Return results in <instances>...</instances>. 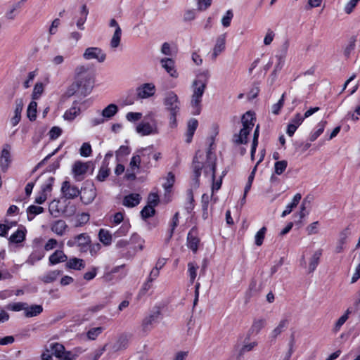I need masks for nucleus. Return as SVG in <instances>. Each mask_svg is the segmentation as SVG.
<instances>
[{
	"label": "nucleus",
	"instance_id": "nucleus-4",
	"mask_svg": "<svg viewBox=\"0 0 360 360\" xmlns=\"http://www.w3.org/2000/svg\"><path fill=\"white\" fill-rule=\"evenodd\" d=\"M255 120L254 115L250 111L243 115L241 118L243 128L238 134L233 136L234 143L236 144H246L248 143V136L255 125Z\"/></svg>",
	"mask_w": 360,
	"mask_h": 360
},
{
	"label": "nucleus",
	"instance_id": "nucleus-17",
	"mask_svg": "<svg viewBox=\"0 0 360 360\" xmlns=\"http://www.w3.org/2000/svg\"><path fill=\"white\" fill-rule=\"evenodd\" d=\"M226 47V35L221 34L217 39L216 44L212 53V59L215 60L217 57L221 53Z\"/></svg>",
	"mask_w": 360,
	"mask_h": 360
},
{
	"label": "nucleus",
	"instance_id": "nucleus-27",
	"mask_svg": "<svg viewBox=\"0 0 360 360\" xmlns=\"http://www.w3.org/2000/svg\"><path fill=\"white\" fill-rule=\"evenodd\" d=\"M43 311V307L40 304H32L28 306L26 303L25 316L30 318L37 316Z\"/></svg>",
	"mask_w": 360,
	"mask_h": 360
},
{
	"label": "nucleus",
	"instance_id": "nucleus-61",
	"mask_svg": "<svg viewBox=\"0 0 360 360\" xmlns=\"http://www.w3.org/2000/svg\"><path fill=\"white\" fill-rule=\"evenodd\" d=\"M257 283L255 278H252L250 283L248 290L247 291V296L250 297L257 291Z\"/></svg>",
	"mask_w": 360,
	"mask_h": 360
},
{
	"label": "nucleus",
	"instance_id": "nucleus-18",
	"mask_svg": "<svg viewBox=\"0 0 360 360\" xmlns=\"http://www.w3.org/2000/svg\"><path fill=\"white\" fill-rule=\"evenodd\" d=\"M141 200L139 193H130L124 197L122 205L127 207H134L138 205Z\"/></svg>",
	"mask_w": 360,
	"mask_h": 360
},
{
	"label": "nucleus",
	"instance_id": "nucleus-45",
	"mask_svg": "<svg viewBox=\"0 0 360 360\" xmlns=\"http://www.w3.org/2000/svg\"><path fill=\"white\" fill-rule=\"evenodd\" d=\"M37 103L34 101H31L28 105L27 115L31 121L35 120L37 117Z\"/></svg>",
	"mask_w": 360,
	"mask_h": 360
},
{
	"label": "nucleus",
	"instance_id": "nucleus-57",
	"mask_svg": "<svg viewBox=\"0 0 360 360\" xmlns=\"http://www.w3.org/2000/svg\"><path fill=\"white\" fill-rule=\"evenodd\" d=\"M91 152V146L89 143H84L79 149V153L82 157L90 156Z\"/></svg>",
	"mask_w": 360,
	"mask_h": 360
},
{
	"label": "nucleus",
	"instance_id": "nucleus-50",
	"mask_svg": "<svg viewBox=\"0 0 360 360\" xmlns=\"http://www.w3.org/2000/svg\"><path fill=\"white\" fill-rule=\"evenodd\" d=\"M285 93L281 95L278 101L271 106V112L274 115H278L285 102Z\"/></svg>",
	"mask_w": 360,
	"mask_h": 360
},
{
	"label": "nucleus",
	"instance_id": "nucleus-8",
	"mask_svg": "<svg viewBox=\"0 0 360 360\" xmlns=\"http://www.w3.org/2000/svg\"><path fill=\"white\" fill-rule=\"evenodd\" d=\"M83 57L86 60L96 59L98 62L102 63L105 59V53L98 47H89L87 48L84 54Z\"/></svg>",
	"mask_w": 360,
	"mask_h": 360
},
{
	"label": "nucleus",
	"instance_id": "nucleus-44",
	"mask_svg": "<svg viewBox=\"0 0 360 360\" xmlns=\"http://www.w3.org/2000/svg\"><path fill=\"white\" fill-rule=\"evenodd\" d=\"M131 225L129 221H124L122 226L114 233L115 238H120L125 236L129 231Z\"/></svg>",
	"mask_w": 360,
	"mask_h": 360
},
{
	"label": "nucleus",
	"instance_id": "nucleus-58",
	"mask_svg": "<svg viewBox=\"0 0 360 360\" xmlns=\"http://www.w3.org/2000/svg\"><path fill=\"white\" fill-rule=\"evenodd\" d=\"M209 202H210V196L207 194L204 193L201 198V204H202V209L203 211L204 218L206 217L205 215L207 214Z\"/></svg>",
	"mask_w": 360,
	"mask_h": 360
},
{
	"label": "nucleus",
	"instance_id": "nucleus-41",
	"mask_svg": "<svg viewBox=\"0 0 360 360\" xmlns=\"http://www.w3.org/2000/svg\"><path fill=\"white\" fill-rule=\"evenodd\" d=\"M356 41V37L352 36L349 38V39L348 41V44H347V46H345V50H344V55L346 57H347V58L349 57L350 55L354 51L355 46H356V44H355Z\"/></svg>",
	"mask_w": 360,
	"mask_h": 360
},
{
	"label": "nucleus",
	"instance_id": "nucleus-51",
	"mask_svg": "<svg viewBox=\"0 0 360 360\" xmlns=\"http://www.w3.org/2000/svg\"><path fill=\"white\" fill-rule=\"evenodd\" d=\"M155 213V208L151 205H146L141 211V216L143 219L153 217Z\"/></svg>",
	"mask_w": 360,
	"mask_h": 360
},
{
	"label": "nucleus",
	"instance_id": "nucleus-49",
	"mask_svg": "<svg viewBox=\"0 0 360 360\" xmlns=\"http://www.w3.org/2000/svg\"><path fill=\"white\" fill-rule=\"evenodd\" d=\"M257 345L256 342H251L248 343H245L244 345L241 347L239 351L238 356L237 357V360H241L243 355L247 352H250Z\"/></svg>",
	"mask_w": 360,
	"mask_h": 360
},
{
	"label": "nucleus",
	"instance_id": "nucleus-32",
	"mask_svg": "<svg viewBox=\"0 0 360 360\" xmlns=\"http://www.w3.org/2000/svg\"><path fill=\"white\" fill-rule=\"evenodd\" d=\"M118 112V107L117 105L111 103L106 106L102 111H101L103 117L106 121L110 120Z\"/></svg>",
	"mask_w": 360,
	"mask_h": 360
},
{
	"label": "nucleus",
	"instance_id": "nucleus-6",
	"mask_svg": "<svg viewBox=\"0 0 360 360\" xmlns=\"http://www.w3.org/2000/svg\"><path fill=\"white\" fill-rule=\"evenodd\" d=\"M136 132L142 136L158 134L159 133L157 121L150 119V121L146 120L139 123L136 127Z\"/></svg>",
	"mask_w": 360,
	"mask_h": 360
},
{
	"label": "nucleus",
	"instance_id": "nucleus-14",
	"mask_svg": "<svg viewBox=\"0 0 360 360\" xmlns=\"http://www.w3.org/2000/svg\"><path fill=\"white\" fill-rule=\"evenodd\" d=\"M11 162L10 146L8 145H6L2 149L0 157V167L2 172H6L8 170Z\"/></svg>",
	"mask_w": 360,
	"mask_h": 360
},
{
	"label": "nucleus",
	"instance_id": "nucleus-34",
	"mask_svg": "<svg viewBox=\"0 0 360 360\" xmlns=\"http://www.w3.org/2000/svg\"><path fill=\"white\" fill-rule=\"evenodd\" d=\"M111 26H114L115 27L113 36L110 41V46L112 49H115L118 47L120 43L121 35H122V30L118 26V24H110Z\"/></svg>",
	"mask_w": 360,
	"mask_h": 360
},
{
	"label": "nucleus",
	"instance_id": "nucleus-10",
	"mask_svg": "<svg viewBox=\"0 0 360 360\" xmlns=\"http://www.w3.org/2000/svg\"><path fill=\"white\" fill-rule=\"evenodd\" d=\"M81 200L85 205L91 203L96 198V189L93 184L86 185L80 191Z\"/></svg>",
	"mask_w": 360,
	"mask_h": 360
},
{
	"label": "nucleus",
	"instance_id": "nucleus-22",
	"mask_svg": "<svg viewBox=\"0 0 360 360\" xmlns=\"http://www.w3.org/2000/svg\"><path fill=\"white\" fill-rule=\"evenodd\" d=\"M160 316V311L159 309L153 311L148 316L146 317L143 321V326L144 329H149V326L153 323H157Z\"/></svg>",
	"mask_w": 360,
	"mask_h": 360
},
{
	"label": "nucleus",
	"instance_id": "nucleus-60",
	"mask_svg": "<svg viewBox=\"0 0 360 360\" xmlns=\"http://www.w3.org/2000/svg\"><path fill=\"white\" fill-rule=\"evenodd\" d=\"M53 354L57 358H59L61 354L65 352V347L63 345L59 343H55L52 346Z\"/></svg>",
	"mask_w": 360,
	"mask_h": 360
},
{
	"label": "nucleus",
	"instance_id": "nucleus-28",
	"mask_svg": "<svg viewBox=\"0 0 360 360\" xmlns=\"http://www.w3.org/2000/svg\"><path fill=\"white\" fill-rule=\"evenodd\" d=\"M198 126V122L196 119H191L188 122L187 131L186 134L187 143H191L194 135V133Z\"/></svg>",
	"mask_w": 360,
	"mask_h": 360
},
{
	"label": "nucleus",
	"instance_id": "nucleus-11",
	"mask_svg": "<svg viewBox=\"0 0 360 360\" xmlns=\"http://www.w3.org/2000/svg\"><path fill=\"white\" fill-rule=\"evenodd\" d=\"M136 93L139 98H148L155 94V86L153 83H145L136 89Z\"/></svg>",
	"mask_w": 360,
	"mask_h": 360
},
{
	"label": "nucleus",
	"instance_id": "nucleus-7",
	"mask_svg": "<svg viewBox=\"0 0 360 360\" xmlns=\"http://www.w3.org/2000/svg\"><path fill=\"white\" fill-rule=\"evenodd\" d=\"M209 72L207 70L199 73L196 79L193 82V94L199 96H202L207 86L209 79Z\"/></svg>",
	"mask_w": 360,
	"mask_h": 360
},
{
	"label": "nucleus",
	"instance_id": "nucleus-9",
	"mask_svg": "<svg viewBox=\"0 0 360 360\" xmlns=\"http://www.w3.org/2000/svg\"><path fill=\"white\" fill-rule=\"evenodd\" d=\"M61 193L66 199H74L79 196L80 191L76 186L72 185L68 181H65L62 184Z\"/></svg>",
	"mask_w": 360,
	"mask_h": 360
},
{
	"label": "nucleus",
	"instance_id": "nucleus-62",
	"mask_svg": "<svg viewBox=\"0 0 360 360\" xmlns=\"http://www.w3.org/2000/svg\"><path fill=\"white\" fill-rule=\"evenodd\" d=\"M101 249V245L99 243H90L88 250L91 256H96Z\"/></svg>",
	"mask_w": 360,
	"mask_h": 360
},
{
	"label": "nucleus",
	"instance_id": "nucleus-16",
	"mask_svg": "<svg viewBox=\"0 0 360 360\" xmlns=\"http://www.w3.org/2000/svg\"><path fill=\"white\" fill-rule=\"evenodd\" d=\"M80 113L81 108L79 106V102L77 101H75L72 103L71 108H70L65 112L63 115V118L65 120L70 122L74 120Z\"/></svg>",
	"mask_w": 360,
	"mask_h": 360
},
{
	"label": "nucleus",
	"instance_id": "nucleus-19",
	"mask_svg": "<svg viewBox=\"0 0 360 360\" xmlns=\"http://www.w3.org/2000/svg\"><path fill=\"white\" fill-rule=\"evenodd\" d=\"M162 67L173 77H177V72L174 68V61L172 58H165L160 60Z\"/></svg>",
	"mask_w": 360,
	"mask_h": 360
},
{
	"label": "nucleus",
	"instance_id": "nucleus-64",
	"mask_svg": "<svg viewBox=\"0 0 360 360\" xmlns=\"http://www.w3.org/2000/svg\"><path fill=\"white\" fill-rule=\"evenodd\" d=\"M109 176V169L107 167H102L96 176L99 181H103Z\"/></svg>",
	"mask_w": 360,
	"mask_h": 360
},
{
	"label": "nucleus",
	"instance_id": "nucleus-54",
	"mask_svg": "<svg viewBox=\"0 0 360 360\" xmlns=\"http://www.w3.org/2000/svg\"><path fill=\"white\" fill-rule=\"evenodd\" d=\"M188 271L190 277V282L191 283H193L196 276H197V270L198 269V266L197 265H195L193 263L190 262L188 264Z\"/></svg>",
	"mask_w": 360,
	"mask_h": 360
},
{
	"label": "nucleus",
	"instance_id": "nucleus-1",
	"mask_svg": "<svg viewBox=\"0 0 360 360\" xmlns=\"http://www.w3.org/2000/svg\"><path fill=\"white\" fill-rule=\"evenodd\" d=\"M76 80L70 86L67 91V95L71 96L75 93L86 96L93 87V78L91 74L85 66H79L76 68Z\"/></svg>",
	"mask_w": 360,
	"mask_h": 360
},
{
	"label": "nucleus",
	"instance_id": "nucleus-3",
	"mask_svg": "<svg viewBox=\"0 0 360 360\" xmlns=\"http://www.w3.org/2000/svg\"><path fill=\"white\" fill-rule=\"evenodd\" d=\"M163 104L165 110L169 114V125L172 128L177 126L176 117L180 114L181 102L178 96L174 91L165 94Z\"/></svg>",
	"mask_w": 360,
	"mask_h": 360
},
{
	"label": "nucleus",
	"instance_id": "nucleus-48",
	"mask_svg": "<svg viewBox=\"0 0 360 360\" xmlns=\"http://www.w3.org/2000/svg\"><path fill=\"white\" fill-rule=\"evenodd\" d=\"M44 86L41 82H37L34 86L33 91L32 94V98L33 100H37L40 98L44 92Z\"/></svg>",
	"mask_w": 360,
	"mask_h": 360
},
{
	"label": "nucleus",
	"instance_id": "nucleus-24",
	"mask_svg": "<svg viewBox=\"0 0 360 360\" xmlns=\"http://www.w3.org/2000/svg\"><path fill=\"white\" fill-rule=\"evenodd\" d=\"M322 255V250L319 249V250H316L312 256L310 257L309 259V273H312L314 272L317 266L319 265V262H320V258Z\"/></svg>",
	"mask_w": 360,
	"mask_h": 360
},
{
	"label": "nucleus",
	"instance_id": "nucleus-39",
	"mask_svg": "<svg viewBox=\"0 0 360 360\" xmlns=\"http://www.w3.org/2000/svg\"><path fill=\"white\" fill-rule=\"evenodd\" d=\"M44 208L41 206L30 205L27 209V219L32 221L36 215L44 212Z\"/></svg>",
	"mask_w": 360,
	"mask_h": 360
},
{
	"label": "nucleus",
	"instance_id": "nucleus-25",
	"mask_svg": "<svg viewBox=\"0 0 360 360\" xmlns=\"http://www.w3.org/2000/svg\"><path fill=\"white\" fill-rule=\"evenodd\" d=\"M67 259L68 257L62 250H57L50 255L49 260L50 265H55L65 262Z\"/></svg>",
	"mask_w": 360,
	"mask_h": 360
},
{
	"label": "nucleus",
	"instance_id": "nucleus-63",
	"mask_svg": "<svg viewBox=\"0 0 360 360\" xmlns=\"http://www.w3.org/2000/svg\"><path fill=\"white\" fill-rule=\"evenodd\" d=\"M107 345H104L103 347L96 349L93 354L89 355V360H98L101 356L104 353L106 350Z\"/></svg>",
	"mask_w": 360,
	"mask_h": 360
},
{
	"label": "nucleus",
	"instance_id": "nucleus-12",
	"mask_svg": "<svg viewBox=\"0 0 360 360\" xmlns=\"http://www.w3.org/2000/svg\"><path fill=\"white\" fill-rule=\"evenodd\" d=\"M89 163L82 162L81 161H76L72 166V173L77 181H82L84 179V175L87 172L89 169Z\"/></svg>",
	"mask_w": 360,
	"mask_h": 360
},
{
	"label": "nucleus",
	"instance_id": "nucleus-15",
	"mask_svg": "<svg viewBox=\"0 0 360 360\" xmlns=\"http://www.w3.org/2000/svg\"><path fill=\"white\" fill-rule=\"evenodd\" d=\"M151 154V148L148 147L146 148H142L139 150V154L133 155L130 161V167L131 169L136 168L137 169L140 167V163L141 161V157L143 158L146 155H150Z\"/></svg>",
	"mask_w": 360,
	"mask_h": 360
},
{
	"label": "nucleus",
	"instance_id": "nucleus-5",
	"mask_svg": "<svg viewBox=\"0 0 360 360\" xmlns=\"http://www.w3.org/2000/svg\"><path fill=\"white\" fill-rule=\"evenodd\" d=\"M91 242V237L86 233H82L75 236L67 241V245L70 248L77 247L82 253L88 251Z\"/></svg>",
	"mask_w": 360,
	"mask_h": 360
},
{
	"label": "nucleus",
	"instance_id": "nucleus-59",
	"mask_svg": "<svg viewBox=\"0 0 360 360\" xmlns=\"http://www.w3.org/2000/svg\"><path fill=\"white\" fill-rule=\"evenodd\" d=\"M197 8L198 11H205L212 4V0H196Z\"/></svg>",
	"mask_w": 360,
	"mask_h": 360
},
{
	"label": "nucleus",
	"instance_id": "nucleus-43",
	"mask_svg": "<svg viewBox=\"0 0 360 360\" xmlns=\"http://www.w3.org/2000/svg\"><path fill=\"white\" fill-rule=\"evenodd\" d=\"M104 330V328L99 326L90 328L87 333L86 336L89 340H96Z\"/></svg>",
	"mask_w": 360,
	"mask_h": 360
},
{
	"label": "nucleus",
	"instance_id": "nucleus-2",
	"mask_svg": "<svg viewBox=\"0 0 360 360\" xmlns=\"http://www.w3.org/2000/svg\"><path fill=\"white\" fill-rule=\"evenodd\" d=\"M211 155L212 153L210 149L207 153V162L205 166H204L202 163L198 160V154L194 157L193 161V176L191 182L192 188L196 189L199 187V178L201 175V171L203 167H205V174L207 175L208 174H211L212 179H214L216 165L214 160L212 158Z\"/></svg>",
	"mask_w": 360,
	"mask_h": 360
},
{
	"label": "nucleus",
	"instance_id": "nucleus-29",
	"mask_svg": "<svg viewBox=\"0 0 360 360\" xmlns=\"http://www.w3.org/2000/svg\"><path fill=\"white\" fill-rule=\"evenodd\" d=\"M68 226L65 221L62 219L56 220L51 226V231L58 236H63Z\"/></svg>",
	"mask_w": 360,
	"mask_h": 360
},
{
	"label": "nucleus",
	"instance_id": "nucleus-30",
	"mask_svg": "<svg viewBox=\"0 0 360 360\" xmlns=\"http://www.w3.org/2000/svg\"><path fill=\"white\" fill-rule=\"evenodd\" d=\"M65 266L68 269L82 270L85 267V263L82 259L72 257L66 262Z\"/></svg>",
	"mask_w": 360,
	"mask_h": 360
},
{
	"label": "nucleus",
	"instance_id": "nucleus-35",
	"mask_svg": "<svg viewBox=\"0 0 360 360\" xmlns=\"http://www.w3.org/2000/svg\"><path fill=\"white\" fill-rule=\"evenodd\" d=\"M129 243L133 245L134 252L136 249L142 250L143 249L144 240L137 233H133L129 240Z\"/></svg>",
	"mask_w": 360,
	"mask_h": 360
},
{
	"label": "nucleus",
	"instance_id": "nucleus-31",
	"mask_svg": "<svg viewBox=\"0 0 360 360\" xmlns=\"http://www.w3.org/2000/svg\"><path fill=\"white\" fill-rule=\"evenodd\" d=\"M45 255L44 250L41 248H37L34 250L32 253L30 255L29 257L27 259V263L33 265L37 262L41 260L44 258Z\"/></svg>",
	"mask_w": 360,
	"mask_h": 360
},
{
	"label": "nucleus",
	"instance_id": "nucleus-23",
	"mask_svg": "<svg viewBox=\"0 0 360 360\" xmlns=\"http://www.w3.org/2000/svg\"><path fill=\"white\" fill-rule=\"evenodd\" d=\"M98 238L99 241L105 246H109L112 244V235L107 229H101L98 231Z\"/></svg>",
	"mask_w": 360,
	"mask_h": 360
},
{
	"label": "nucleus",
	"instance_id": "nucleus-37",
	"mask_svg": "<svg viewBox=\"0 0 360 360\" xmlns=\"http://www.w3.org/2000/svg\"><path fill=\"white\" fill-rule=\"evenodd\" d=\"M90 217L88 213L82 212L77 214L74 218V226L75 227H80L87 224L89 221Z\"/></svg>",
	"mask_w": 360,
	"mask_h": 360
},
{
	"label": "nucleus",
	"instance_id": "nucleus-52",
	"mask_svg": "<svg viewBox=\"0 0 360 360\" xmlns=\"http://www.w3.org/2000/svg\"><path fill=\"white\" fill-rule=\"evenodd\" d=\"M266 232V228L264 226L256 233L255 243L257 246H260L263 243Z\"/></svg>",
	"mask_w": 360,
	"mask_h": 360
},
{
	"label": "nucleus",
	"instance_id": "nucleus-21",
	"mask_svg": "<svg viewBox=\"0 0 360 360\" xmlns=\"http://www.w3.org/2000/svg\"><path fill=\"white\" fill-rule=\"evenodd\" d=\"M23 101L22 98L17 99L15 101V108L14 111V116L11 118V122L13 126L17 125L21 117V112L23 108Z\"/></svg>",
	"mask_w": 360,
	"mask_h": 360
},
{
	"label": "nucleus",
	"instance_id": "nucleus-13",
	"mask_svg": "<svg viewBox=\"0 0 360 360\" xmlns=\"http://www.w3.org/2000/svg\"><path fill=\"white\" fill-rule=\"evenodd\" d=\"M200 239L198 237V231L196 228L193 227L188 232L187 236V247L195 253L198 249Z\"/></svg>",
	"mask_w": 360,
	"mask_h": 360
},
{
	"label": "nucleus",
	"instance_id": "nucleus-56",
	"mask_svg": "<svg viewBox=\"0 0 360 360\" xmlns=\"http://www.w3.org/2000/svg\"><path fill=\"white\" fill-rule=\"evenodd\" d=\"M26 303L25 302H16L13 304H9L7 306V309L13 311H20L23 310L25 311Z\"/></svg>",
	"mask_w": 360,
	"mask_h": 360
},
{
	"label": "nucleus",
	"instance_id": "nucleus-20",
	"mask_svg": "<svg viewBox=\"0 0 360 360\" xmlns=\"http://www.w3.org/2000/svg\"><path fill=\"white\" fill-rule=\"evenodd\" d=\"M202 96L192 94L191 100V113L198 115L200 113L202 109Z\"/></svg>",
	"mask_w": 360,
	"mask_h": 360
},
{
	"label": "nucleus",
	"instance_id": "nucleus-33",
	"mask_svg": "<svg viewBox=\"0 0 360 360\" xmlns=\"http://www.w3.org/2000/svg\"><path fill=\"white\" fill-rule=\"evenodd\" d=\"M302 195L300 193L295 194L292 202L286 205L285 210L281 214V217H285L288 214H290L292 210L299 204Z\"/></svg>",
	"mask_w": 360,
	"mask_h": 360
},
{
	"label": "nucleus",
	"instance_id": "nucleus-42",
	"mask_svg": "<svg viewBox=\"0 0 360 360\" xmlns=\"http://www.w3.org/2000/svg\"><path fill=\"white\" fill-rule=\"evenodd\" d=\"M127 339L125 337H120L117 341L112 346V351L115 352L120 350H122L127 347Z\"/></svg>",
	"mask_w": 360,
	"mask_h": 360
},
{
	"label": "nucleus",
	"instance_id": "nucleus-36",
	"mask_svg": "<svg viewBox=\"0 0 360 360\" xmlns=\"http://www.w3.org/2000/svg\"><path fill=\"white\" fill-rule=\"evenodd\" d=\"M62 274L61 271L53 270L50 271L45 274L41 278V280L45 283H50L57 280L58 276Z\"/></svg>",
	"mask_w": 360,
	"mask_h": 360
},
{
	"label": "nucleus",
	"instance_id": "nucleus-53",
	"mask_svg": "<svg viewBox=\"0 0 360 360\" xmlns=\"http://www.w3.org/2000/svg\"><path fill=\"white\" fill-rule=\"evenodd\" d=\"M288 166L286 160L277 161L274 164V171L278 175H281L285 170Z\"/></svg>",
	"mask_w": 360,
	"mask_h": 360
},
{
	"label": "nucleus",
	"instance_id": "nucleus-46",
	"mask_svg": "<svg viewBox=\"0 0 360 360\" xmlns=\"http://www.w3.org/2000/svg\"><path fill=\"white\" fill-rule=\"evenodd\" d=\"M55 179L53 176H49L44 183L41 185V191L47 194L51 193Z\"/></svg>",
	"mask_w": 360,
	"mask_h": 360
},
{
	"label": "nucleus",
	"instance_id": "nucleus-55",
	"mask_svg": "<svg viewBox=\"0 0 360 360\" xmlns=\"http://www.w3.org/2000/svg\"><path fill=\"white\" fill-rule=\"evenodd\" d=\"M98 115L97 117H91L89 120V124L92 127H96L106 122L105 118L103 117L101 112L100 111H98Z\"/></svg>",
	"mask_w": 360,
	"mask_h": 360
},
{
	"label": "nucleus",
	"instance_id": "nucleus-38",
	"mask_svg": "<svg viewBox=\"0 0 360 360\" xmlns=\"http://www.w3.org/2000/svg\"><path fill=\"white\" fill-rule=\"evenodd\" d=\"M25 229H18L9 238V241L13 243L22 242L25 238Z\"/></svg>",
	"mask_w": 360,
	"mask_h": 360
},
{
	"label": "nucleus",
	"instance_id": "nucleus-26",
	"mask_svg": "<svg viewBox=\"0 0 360 360\" xmlns=\"http://www.w3.org/2000/svg\"><path fill=\"white\" fill-rule=\"evenodd\" d=\"M288 323L289 321L287 319L281 320L278 325L271 331L270 338L272 340H275L276 338L287 328Z\"/></svg>",
	"mask_w": 360,
	"mask_h": 360
},
{
	"label": "nucleus",
	"instance_id": "nucleus-47",
	"mask_svg": "<svg viewBox=\"0 0 360 360\" xmlns=\"http://www.w3.org/2000/svg\"><path fill=\"white\" fill-rule=\"evenodd\" d=\"M175 176L172 172H169L165 179V182L162 184L163 188L166 192H170L174 184Z\"/></svg>",
	"mask_w": 360,
	"mask_h": 360
},
{
	"label": "nucleus",
	"instance_id": "nucleus-40",
	"mask_svg": "<svg viewBox=\"0 0 360 360\" xmlns=\"http://www.w3.org/2000/svg\"><path fill=\"white\" fill-rule=\"evenodd\" d=\"M326 123V121H321L317 124L316 131L311 132L309 136L311 142L314 141L323 132Z\"/></svg>",
	"mask_w": 360,
	"mask_h": 360
}]
</instances>
